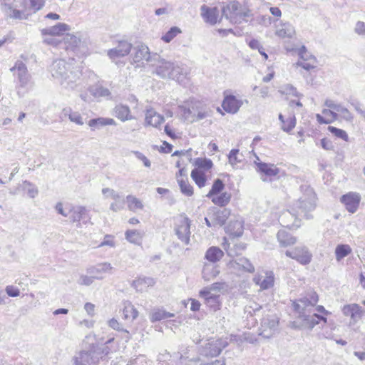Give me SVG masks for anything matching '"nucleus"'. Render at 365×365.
Returning a JSON list of instances; mask_svg holds the SVG:
<instances>
[{"label": "nucleus", "mask_w": 365, "mask_h": 365, "mask_svg": "<svg viewBox=\"0 0 365 365\" xmlns=\"http://www.w3.org/2000/svg\"><path fill=\"white\" fill-rule=\"evenodd\" d=\"M115 202H112L110 206V209L113 212H118L124 208L125 200L120 197V199L114 200Z\"/></svg>", "instance_id": "obj_58"}, {"label": "nucleus", "mask_w": 365, "mask_h": 365, "mask_svg": "<svg viewBox=\"0 0 365 365\" xmlns=\"http://www.w3.org/2000/svg\"><path fill=\"white\" fill-rule=\"evenodd\" d=\"M231 195L228 192H222L219 196L212 198V201L218 206H225L230 200Z\"/></svg>", "instance_id": "obj_48"}, {"label": "nucleus", "mask_w": 365, "mask_h": 365, "mask_svg": "<svg viewBox=\"0 0 365 365\" xmlns=\"http://www.w3.org/2000/svg\"><path fill=\"white\" fill-rule=\"evenodd\" d=\"M277 240L282 247H287L296 243L297 240L285 230H279L277 235Z\"/></svg>", "instance_id": "obj_33"}, {"label": "nucleus", "mask_w": 365, "mask_h": 365, "mask_svg": "<svg viewBox=\"0 0 365 365\" xmlns=\"http://www.w3.org/2000/svg\"><path fill=\"white\" fill-rule=\"evenodd\" d=\"M10 71L13 72L14 75H16L19 86L24 88L29 84L31 76L24 63L21 61H17L15 65L10 68Z\"/></svg>", "instance_id": "obj_8"}, {"label": "nucleus", "mask_w": 365, "mask_h": 365, "mask_svg": "<svg viewBox=\"0 0 365 365\" xmlns=\"http://www.w3.org/2000/svg\"><path fill=\"white\" fill-rule=\"evenodd\" d=\"M114 339H108L103 346L97 347L91 351H81L74 359L75 365H93L99 359H103L113 351L110 344Z\"/></svg>", "instance_id": "obj_3"}, {"label": "nucleus", "mask_w": 365, "mask_h": 365, "mask_svg": "<svg viewBox=\"0 0 365 365\" xmlns=\"http://www.w3.org/2000/svg\"><path fill=\"white\" fill-rule=\"evenodd\" d=\"M194 165L197 167L195 169L207 171L212 168L213 163L210 159L197 158L195 159Z\"/></svg>", "instance_id": "obj_43"}, {"label": "nucleus", "mask_w": 365, "mask_h": 365, "mask_svg": "<svg viewBox=\"0 0 365 365\" xmlns=\"http://www.w3.org/2000/svg\"><path fill=\"white\" fill-rule=\"evenodd\" d=\"M62 113L65 117H67L71 122L78 125H83L85 123L82 115L69 107L63 108Z\"/></svg>", "instance_id": "obj_28"}, {"label": "nucleus", "mask_w": 365, "mask_h": 365, "mask_svg": "<svg viewBox=\"0 0 365 365\" xmlns=\"http://www.w3.org/2000/svg\"><path fill=\"white\" fill-rule=\"evenodd\" d=\"M328 130L336 137L341 138L345 141L349 140V136L345 130H344L342 129L337 128L334 126H329Z\"/></svg>", "instance_id": "obj_52"}, {"label": "nucleus", "mask_w": 365, "mask_h": 365, "mask_svg": "<svg viewBox=\"0 0 365 365\" xmlns=\"http://www.w3.org/2000/svg\"><path fill=\"white\" fill-rule=\"evenodd\" d=\"M56 36L53 35H46L43 36V42L48 44V45H52L54 46H57L59 44H61V41L58 40L55 37Z\"/></svg>", "instance_id": "obj_59"}, {"label": "nucleus", "mask_w": 365, "mask_h": 365, "mask_svg": "<svg viewBox=\"0 0 365 365\" xmlns=\"http://www.w3.org/2000/svg\"><path fill=\"white\" fill-rule=\"evenodd\" d=\"M240 4L237 1L231 2L222 9V16L227 19H229L233 24L240 22L238 19V14Z\"/></svg>", "instance_id": "obj_17"}, {"label": "nucleus", "mask_w": 365, "mask_h": 365, "mask_svg": "<svg viewBox=\"0 0 365 365\" xmlns=\"http://www.w3.org/2000/svg\"><path fill=\"white\" fill-rule=\"evenodd\" d=\"M86 209L83 206H78L73 207L70 210L71 216L70 219L73 222H79L83 218V216L86 214Z\"/></svg>", "instance_id": "obj_41"}, {"label": "nucleus", "mask_w": 365, "mask_h": 365, "mask_svg": "<svg viewBox=\"0 0 365 365\" xmlns=\"http://www.w3.org/2000/svg\"><path fill=\"white\" fill-rule=\"evenodd\" d=\"M225 185L222 180L217 179L214 181L211 190L207 195V197H211L212 196L220 193L224 189Z\"/></svg>", "instance_id": "obj_50"}, {"label": "nucleus", "mask_w": 365, "mask_h": 365, "mask_svg": "<svg viewBox=\"0 0 365 365\" xmlns=\"http://www.w3.org/2000/svg\"><path fill=\"white\" fill-rule=\"evenodd\" d=\"M342 312L345 316L350 317L352 324L358 322L364 314V310L357 304L344 305Z\"/></svg>", "instance_id": "obj_14"}, {"label": "nucleus", "mask_w": 365, "mask_h": 365, "mask_svg": "<svg viewBox=\"0 0 365 365\" xmlns=\"http://www.w3.org/2000/svg\"><path fill=\"white\" fill-rule=\"evenodd\" d=\"M155 284V281L152 277H140L133 280L131 285L138 292H143L149 287H153Z\"/></svg>", "instance_id": "obj_25"}, {"label": "nucleus", "mask_w": 365, "mask_h": 365, "mask_svg": "<svg viewBox=\"0 0 365 365\" xmlns=\"http://www.w3.org/2000/svg\"><path fill=\"white\" fill-rule=\"evenodd\" d=\"M102 192L103 195H108L113 200L120 199L122 197L119 193L116 192L114 190L110 189L108 187L103 188L102 190Z\"/></svg>", "instance_id": "obj_63"}, {"label": "nucleus", "mask_w": 365, "mask_h": 365, "mask_svg": "<svg viewBox=\"0 0 365 365\" xmlns=\"http://www.w3.org/2000/svg\"><path fill=\"white\" fill-rule=\"evenodd\" d=\"M89 91L96 98L109 97L110 96L109 89L101 85H95L90 87Z\"/></svg>", "instance_id": "obj_39"}, {"label": "nucleus", "mask_w": 365, "mask_h": 365, "mask_svg": "<svg viewBox=\"0 0 365 365\" xmlns=\"http://www.w3.org/2000/svg\"><path fill=\"white\" fill-rule=\"evenodd\" d=\"M45 4L44 0H23L22 6L24 11L29 14L41 10Z\"/></svg>", "instance_id": "obj_26"}, {"label": "nucleus", "mask_w": 365, "mask_h": 365, "mask_svg": "<svg viewBox=\"0 0 365 365\" xmlns=\"http://www.w3.org/2000/svg\"><path fill=\"white\" fill-rule=\"evenodd\" d=\"M200 297L203 298L205 303L210 307L216 309L219 304V296L212 294L210 290L203 289L200 292Z\"/></svg>", "instance_id": "obj_31"}, {"label": "nucleus", "mask_w": 365, "mask_h": 365, "mask_svg": "<svg viewBox=\"0 0 365 365\" xmlns=\"http://www.w3.org/2000/svg\"><path fill=\"white\" fill-rule=\"evenodd\" d=\"M125 239L130 243L140 245L143 240V234L138 230H127L125 233Z\"/></svg>", "instance_id": "obj_38"}, {"label": "nucleus", "mask_w": 365, "mask_h": 365, "mask_svg": "<svg viewBox=\"0 0 365 365\" xmlns=\"http://www.w3.org/2000/svg\"><path fill=\"white\" fill-rule=\"evenodd\" d=\"M88 125L93 130L95 128L99 129L106 125H115L116 123L113 118L100 117L91 119L88 122Z\"/></svg>", "instance_id": "obj_32"}, {"label": "nucleus", "mask_w": 365, "mask_h": 365, "mask_svg": "<svg viewBox=\"0 0 365 365\" xmlns=\"http://www.w3.org/2000/svg\"><path fill=\"white\" fill-rule=\"evenodd\" d=\"M242 105V101L238 100L234 96H228L224 99L222 106L225 111L230 113H235Z\"/></svg>", "instance_id": "obj_20"}, {"label": "nucleus", "mask_w": 365, "mask_h": 365, "mask_svg": "<svg viewBox=\"0 0 365 365\" xmlns=\"http://www.w3.org/2000/svg\"><path fill=\"white\" fill-rule=\"evenodd\" d=\"M361 195L357 192H349L341 197V202L344 205L348 212L354 213L359 208Z\"/></svg>", "instance_id": "obj_9"}, {"label": "nucleus", "mask_w": 365, "mask_h": 365, "mask_svg": "<svg viewBox=\"0 0 365 365\" xmlns=\"http://www.w3.org/2000/svg\"><path fill=\"white\" fill-rule=\"evenodd\" d=\"M227 343H225L222 340L218 339L208 343L204 350L203 354L208 357H215L220 354L222 349L225 348Z\"/></svg>", "instance_id": "obj_18"}, {"label": "nucleus", "mask_w": 365, "mask_h": 365, "mask_svg": "<svg viewBox=\"0 0 365 365\" xmlns=\"http://www.w3.org/2000/svg\"><path fill=\"white\" fill-rule=\"evenodd\" d=\"M279 221L282 226L287 227H298L299 225L297 223V217L296 214L292 213L287 210L284 212L279 217Z\"/></svg>", "instance_id": "obj_27"}, {"label": "nucleus", "mask_w": 365, "mask_h": 365, "mask_svg": "<svg viewBox=\"0 0 365 365\" xmlns=\"http://www.w3.org/2000/svg\"><path fill=\"white\" fill-rule=\"evenodd\" d=\"M302 196L294 204L298 209L299 215H303L306 219H310L312 215L309 212L314 211L317 207V195L314 190L307 185H302Z\"/></svg>", "instance_id": "obj_5"}, {"label": "nucleus", "mask_w": 365, "mask_h": 365, "mask_svg": "<svg viewBox=\"0 0 365 365\" xmlns=\"http://www.w3.org/2000/svg\"><path fill=\"white\" fill-rule=\"evenodd\" d=\"M174 317L173 314L167 312L164 310L158 309L153 312L150 316V320L152 322L161 321Z\"/></svg>", "instance_id": "obj_45"}, {"label": "nucleus", "mask_w": 365, "mask_h": 365, "mask_svg": "<svg viewBox=\"0 0 365 365\" xmlns=\"http://www.w3.org/2000/svg\"><path fill=\"white\" fill-rule=\"evenodd\" d=\"M200 10L201 15L206 22L211 25H214L217 23L219 15L217 8H209L205 5H202Z\"/></svg>", "instance_id": "obj_24"}, {"label": "nucleus", "mask_w": 365, "mask_h": 365, "mask_svg": "<svg viewBox=\"0 0 365 365\" xmlns=\"http://www.w3.org/2000/svg\"><path fill=\"white\" fill-rule=\"evenodd\" d=\"M299 55L301 60H299L297 63L298 66L307 71H310L316 67V58L314 56H311L310 58H307L302 51L299 53Z\"/></svg>", "instance_id": "obj_34"}, {"label": "nucleus", "mask_w": 365, "mask_h": 365, "mask_svg": "<svg viewBox=\"0 0 365 365\" xmlns=\"http://www.w3.org/2000/svg\"><path fill=\"white\" fill-rule=\"evenodd\" d=\"M239 150L232 149L228 155L229 162L232 165H235L237 163L242 161V159L238 157Z\"/></svg>", "instance_id": "obj_57"}, {"label": "nucleus", "mask_w": 365, "mask_h": 365, "mask_svg": "<svg viewBox=\"0 0 365 365\" xmlns=\"http://www.w3.org/2000/svg\"><path fill=\"white\" fill-rule=\"evenodd\" d=\"M351 252V248L349 245H338L335 249L336 259L340 261Z\"/></svg>", "instance_id": "obj_42"}, {"label": "nucleus", "mask_w": 365, "mask_h": 365, "mask_svg": "<svg viewBox=\"0 0 365 365\" xmlns=\"http://www.w3.org/2000/svg\"><path fill=\"white\" fill-rule=\"evenodd\" d=\"M235 264L237 268L242 269L248 272H253L255 267L248 259L245 257H238L235 261Z\"/></svg>", "instance_id": "obj_40"}, {"label": "nucleus", "mask_w": 365, "mask_h": 365, "mask_svg": "<svg viewBox=\"0 0 365 365\" xmlns=\"http://www.w3.org/2000/svg\"><path fill=\"white\" fill-rule=\"evenodd\" d=\"M52 76L66 88L73 90L81 84V71L64 60L54 61L51 66Z\"/></svg>", "instance_id": "obj_2"}, {"label": "nucleus", "mask_w": 365, "mask_h": 365, "mask_svg": "<svg viewBox=\"0 0 365 365\" xmlns=\"http://www.w3.org/2000/svg\"><path fill=\"white\" fill-rule=\"evenodd\" d=\"M296 125V118L294 116L289 117L285 120V123L282 125L281 128L286 133H289Z\"/></svg>", "instance_id": "obj_56"}, {"label": "nucleus", "mask_w": 365, "mask_h": 365, "mask_svg": "<svg viewBox=\"0 0 365 365\" xmlns=\"http://www.w3.org/2000/svg\"><path fill=\"white\" fill-rule=\"evenodd\" d=\"M190 176L200 188L203 187L205 185L207 178L205 174L202 170L193 169L191 172Z\"/></svg>", "instance_id": "obj_37"}, {"label": "nucleus", "mask_w": 365, "mask_h": 365, "mask_svg": "<svg viewBox=\"0 0 365 365\" xmlns=\"http://www.w3.org/2000/svg\"><path fill=\"white\" fill-rule=\"evenodd\" d=\"M286 256L294 259L301 263L302 264H307L312 260V254L304 246L296 247L292 250H287L285 252Z\"/></svg>", "instance_id": "obj_7"}, {"label": "nucleus", "mask_w": 365, "mask_h": 365, "mask_svg": "<svg viewBox=\"0 0 365 365\" xmlns=\"http://www.w3.org/2000/svg\"><path fill=\"white\" fill-rule=\"evenodd\" d=\"M276 34L281 38H292L295 34V29L291 24L284 23L277 31Z\"/></svg>", "instance_id": "obj_36"}, {"label": "nucleus", "mask_w": 365, "mask_h": 365, "mask_svg": "<svg viewBox=\"0 0 365 365\" xmlns=\"http://www.w3.org/2000/svg\"><path fill=\"white\" fill-rule=\"evenodd\" d=\"M70 26L64 23H58L53 26H51L48 28L43 29L41 32L42 36L46 35H53V36H61L63 35L65 32L70 31Z\"/></svg>", "instance_id": "obj_23"}, {"label": "nucleus", "mask_w": 365, "mask_h": 365, "mask_svg": "<svg viewBox=\"0 0 365 365\" xmlns=\"http://www.w3.org/2000/svg\"><path fill=\"white\" fill-rule=\"evenodd\" d=\"M354 31L359 36H365V23L361 21L356 22Z\"/></svg>", "instance_id": "obj_62"}, {"label": "nucleus", "mask_w": 365, "mask_h": 365, "mask_svg": "<svg viewBox=\"0 0 365 365\" xmlns=\"http://www.w3.org/2000/svg\"><path fill=\"white\" fill-rule=\"evenodd\" d=\"M279 321L275 316H271L263 318L261 327L262 333L264 337L269 338L277 330Z\"/></svg>", "instance_id": "obj_12"}, {"label": "nucleus", "mask_w": 365, "mask_h": 365, "mask_svg": "<svg viewBox=\"0 0 365 365\" xmlns=\"http://www.w3.org/2000/svg\"><path fill=\"white\" fill-rule=\"evenodd\" d=\"M220 273L217 266L211 263H206L204 264L202 275L205 281H210L216 277Z\"/></svg>", "instance_id": "obj_29"}, {"label": "nucleus", "mask_w": 365, "mask_h": 365, "mask_svg": "<svg viewBox=\"0 0 365 365\" xmlns=\"http://www.w3.org/2000/svg\"><path fill=\"white\" fill-rule=\"evenodd\" d=\"M318 295L315 292H309L307 296L293 302L294 309L299 313V319H302V327L305 329H312L321 322L326 324L327 318L320 316L312 310L318 302Z\"/></svg>", "instance_id": "obj_1"}, {"label": "nucleus", "mask_w": 365, "mask_h": 365, "mask_svg": "<svg viewBox=\"0 0 365 365\" xmlns=\"http://www.w3.org/2000/svg\"><path fill=\"white\" fill-rule=\"evenodd\" d=\"M154 61L152 66L154 68L153 73L162 78H170L178 80L182 73V68L171 61L161 58L160 56L154 53Z\"/></svg>", "instance_id": "obj_4"}, {"label": "nucleus", "mask_w": 365, "mask_h": 365, "mask_svg": "<svg viewBox=\"0 0 365 365\" xmlns=\"http://www.w3.org/2000/svg\"><path fill=\"white\" fill-rule=\"evenodd\" d=\"M181 31L179 28L176 26L172 27L164 36H163L162 39L165 42L169 43Z\"/></svg>", "instance_id": "obj_53"}, {"label": "nucleus", "mask_w": 365, "mask_h": 365, "mask_svg": "<svg viewBox=\"0 0 365 365\" xmlns=\"http://www.w3.org/2000/svg\"><path fill=\"white\" fill-rule=\"evenodd\" d=\"M271 17L269 16L259 15L250 21V24L255 25V24H262L264 26H269L271 24Z\"/></svg>", "instance_id": "obj_54"}, {"label": "nucleus", "mask_w": 365, "mask_h": 365, "mask_svg": "<svg viewBox=\"0 0 365 365\" xmlns=\"http://www.w3.org/2000/svg\"><path fill=\"white\" fill-rule=\"evenodd\" d=\"M190 220L185 216H180L175 225V232L178 238L185 245L190 243Z\"/></svg>", "instance_id": "obj_6"}, {"label": "nucleus", "mask_w": 365, "mask_h": 365, "mask_svg": "<svg viewBox=\"0 0 365 365\" xmlns=\"http://www.w3.org/2000/svg\"><path fill=\"white\" fill-rule=\"evenodd\" d=\"M29 15V13H26L25 11L12 9L11 13L9 14V18L14 19H26Z\"/></svg>", "instance_id": "obj_55"}, {"label": "nucleus", "mask_w": 365, "mask_h": 365, "mask_svg": "<svg viewBox=\"0 0 365 365\" xmlns=\"http://www.w3.org/2000/svg\"><path fill=\"white\" fill-rule=\"evenodd\" d=\"M132 44L127 41H120L116 47L109 49L107 51L108 57L114 60L116 58L124 57L127 56L131 51Z\"/></svg>", "instance_id": "obj_13"}, {"label": "nucleus", "mask_w": 365, "mask_h": 365, "mask_svg": "<svg viewBox=\"0 0 365 365\" xmlns=\"http://www.w3.org/2000/svg\"><path fill=\"white\" fill-rule=\"evenodd\" d=\"M257 171L266 177H274L279 173V169L274 164L255 161Z\"/></svg>", "instance_id": "obj_19"}, {"label": "nucleus", "mask_w": 365, "mask_h": 365, "mask_svg": "<svg viewBox=\"0 0 365 365\" xmlns=\"http://www.w3.org/2000/svg\"><path fill=\"white\" fill-rule=\"evenodd\" d=\"M133 153L138 160H141L143 163L145 167H150V161L143 153H141L139 151H134Z\"/></svg>", "instance_id": "obj_64"}, {"label": "nucleus", "mask_w": 365, "mask_h": 365, "mask_svg": "<svg viewBox=\"0 0 365 365\" xmlns=\"http://www.w3.org/2000/svg\"><path fill=\"white\" fill-rule=\"evenodd\" d=\"M126 202L128 203V209L133 212L137 210H142L143 205L142 202L133 195H128L126 197Z\"/></svg>", "instance_id": "obj_44"}, {"label": "nucleus", "mask_w": 365, "mask_h": 365, "mask_svg": "<svg viewBox=\"0 0 365 365\" xmlns=\"http://www.w3.org/2000/svg\"><path fill=\"white\" fill-rule=\"evenodd\" d=\"M113 267L109 262H103L97 264L95 266H91L87 269V272L94 276L96 279H103L105 278V274H110L113 273Z\"/></svg>", "instance_id": "obj_11"}, {"label": "nucleus", "mask_w": 365, "mask_h": 365, "mask_svg": "<svg viewBox=\"0 0 365 365\" xmlns=\"http://www.w3.org/2000/svg\"><path fill=\"white\" fill-rule=\"evenodd\" d=\"M95 279L96 278L92 274L91 276L82 274L80 276L78 283L81 285L89 286L93 284Z\"/></svg>", "instance_id": "obj_60"}, {"label": "nucleus", "mask_w": 365, "mask_h": 365, "mask_svg": "<svg viewBox=\"0 0 365 365\" xmlns=\"http://www.w3.org/2000/svg\"><path fill=\"white\" fill-rule=\"evenodd\" d=\"M335 112L339 113L341 118L346 121H351L354 118L351 113L341 104L337 106Z\"/></svg>", "instance_id": "obj_51"}, {"label": "nucleus", "mask_w": 365, "mask_h": 365, "mask_svg": "<svg viewBox=\"0 0 365 365\" xmlns=\"http://www.w3.org/2000/svg\"><path fill=\"white\" fill-rule=\"evenodd\" d=\"M23 190L26 192L28 196L34 198L38 195V190L37 187L29 181L25 180L22 184Z\"/></svg>", "instance_id": "obj_46"}, {"label": "nucleus", "mask_w": 365, "mask_h": 365, "mask_svg": "<svg viewBox=\"0 0 365 365\" xmlns=\"http://www.w3.org/2000/svg\"><path fill=\"white\" fill-rule=\"evenodd\" d=\"M145 120L147 125L158 128L164 122L165 118L154 109L150 108L146 110Z\"/></svg>", "instance_id": "obj_21"}, {"label": "nucleus", "mask_w": 365, "mask_h": 365, "mask_svg": "<svg viewBox=\"0 0 365 365\" xmlns=\"http://www.w3.org/2000/svg\"><path fill=\"white\" fill-rule=\"evenodd\" d=\"M81 38L82 36L80 33H78L76 35L67 34L63 37L62 43L64 44L66 50L76 51L84 44V41H82Z\"/></svg>", "instance_id": "obj_16"}, {"label": "nucleus", "mask_w": 365, "mask_h": 365, "mask_svg": "<svg viewBox=\"0 0 365 365\" xmlns=\"http://www.w3.org/2000/svg\"><path fill=\"white\" fill-rule=\"evenodd\" d=\"M180 109V112L182 118L185 120L189 121L190 123L195 122L194 116H195V110L194 108L191 110L190 108H186L184 106H179Z\"/></svg>", "instance_id": "obj_49"}, {"label": "nucleus", "mask_w": 365, "mask_h": 365, "mask_svg": "<svg viewBox=\"0 0 365 365\" xmlns=\"http://www.w3.org/2000/svg\"><path fill=\"white\" fill-rule=\"evenodd\" d=\"M123 314L124 319L133 322L138 317V312L130 302H126L124 303Z\"/></svg>", "instance_id": "obj_35"}, {"label": "nucleus", "mask_w": 365, "mask_h": 365, "mask_svg": "<svg viewBox=\"0 0 365 365\" xmlns=\"http://www.w3.org/2000/svg\"><path fill=\"white\" fill-rule=\"evenodd\" d=\"M108 323L109 327L115 330L128 332L115 318L110 319Z\"/></svg>", "instance_id": "obj_61"}, {"label": "nucleus", "mask_w": 365, "mask_h": 365, "mask_svg": "<svg viewBox=\"0 0 365 365\" xmlns=\"http://www.w3.org/2000/svg\"><path fill=\"white\" fill-rule=\"evenodd\" d=\"M253 282L262 290L268 289L274 286V274L272 271H266L264 274H257Z\"/></svg>", "instance_id": "obj_15"}, {"label": "nucleus", "mask_w": 365, "mask_h": 365, "mask_svg": "<svg viewBox=\"0 0 365 365\" xmlns=\"http://www.w3.org/2000/svg\"><path fill=\"white\" fill-rule=\"evenodd\" d=\"M178 182L180 185L181 192L187 195V196H191L193 194V188L190 185V183L187 181V179H183V178H178Z\"/></svg>", "instance_id": "obj_47"}, {"label": "nucleus", "mask_w": 365, "mask_h": 365, "mask_svg": "<svg viewBox=\"0 0 365 365\" xmlns=\"http://www.w3.org/2000/svg\"><path fill=\"white\" fill-rule=\"evenodd\" d=\"M224 256L223 251L219 248L218 247H210L205 255V258L208 260L211 264H214L218 261H220L222 257Z\"/></svg>", "instance_id": "obj_30"}, {"label": "nucleus", "mask_w": 365, "mask_h": 365, "mask_svg": "<svg viewBox=\"0 0 365 365\" xmlns=\"http://www.w3.org/2000/svg\"><path fill=\"white\" fill-rule=\"evenodd\" d=\"M114 115L123 122L134 119L130 108L123 104H118L113 109Z\"/></svg>", "instance_id": "obj_22"}, {"label": "nucleus", "mask_w": 365, "mask_h": 365, "mask_svg": "<svg viewBox=\"0 0 365 365\" xmlns=\"http://www.w3.org/2000/svg\"><path fill=\"white\" fill-rule=\"evenodd\" d=\"M154 53L151 54L150 50L145 44H140L134 47L133 61L134 63H140L143 61L150 63L154 61Z\"/></svg>", "instance_id": "obj_10"}]
</instances>
